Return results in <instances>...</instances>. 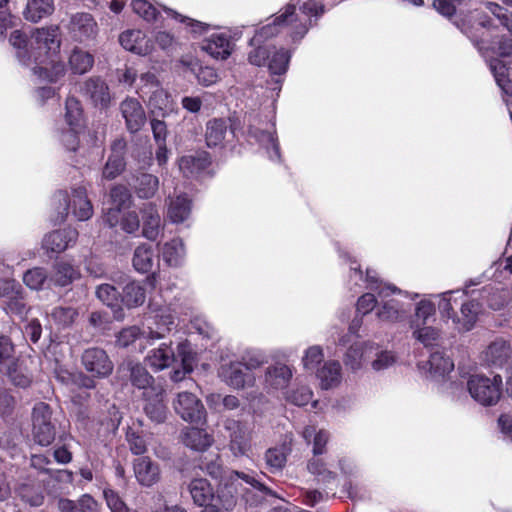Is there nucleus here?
I'll list each match as a JSON object with an SVG mask.
<instances>
[{"mask_svg": "<svg viewBox=\"0 0 512 512\" xmlns=\"http://www.w3.org/2000/svg\"><path fill=\"white\" fill-rule=\"evenodd\" d=\"M9 42L16 50L19 62L31 66L33 74L40 80L56 83L65 75V65L55 60L61 44L58 26L35 29L29 38L15 30Z\"/></svg>", "mask_w": 512, "mask_h": 512, "instance_id": "obj_1", "label": "nucleus"}, {"mask_svg": "<svg viewBox=\"0 0 512 512\" xmlns=\"http://www.w3.org/2000/svg\"><path fill=\"white\" fill-rule=\"evenodd\" d=\"M341 257L349 262V274L347 286L350 291L360 292L363 288L376 292L380 302L377 306L376 317L387 323H398L404 321L410 311L411 305L404 303L396 298H389L392 295L407 296V292H402L396 286L383 282L378 273L373 269H367L365 276L360 265L355 259H352L348 252H341Z\"/></svg>", "mask_w": 512, "mask_h": 512, "instance_id": "obj_2", "label": "nucleus"}, {"mask_svg": "<svg viewBox=\"0 0 512 512\" xmlns=\"http://www.w3.org/2000/svg\"><path fill=\"white\" fill-rule=\"evenodd\" d=\"M148 307L153 316L147 329L140 330L137 326L122 329L116 340L119 346L128 347L136 340L145 341L146 345H152L154 341L164 338L175 327V315L172 313L170 306L152 298Z\"/></svg>", "mask_w": 512, "mask_h": 512, "instance_id": "obj_3", "label": "nucleus"}, {"mask_svg": "<svg viewBox=\"0 0 512 512\" xmlns=\"http://www.w3.org/2000/svg\"><path fill=\"white\" fill-rule=\"evenodd\" d=\"M239 480L249 486L245 488L243 498L250 505H258L267 495L275 496V493L265 486L254 473L232 471L227 481L217 492V499L226 511H231L236 505V495L238 494L236 483Z\"/></svg>", "mask_w": 512, "mask_h": 512, "instance_id": "obj_4", "label": "nucleus"}, {"mask_svg": "<svg viewBox=\"0 0 512 512\" xmlns=\"http://www.w3.org/2000/svg\"><path fill=\"white\" fill-rule=\"evenodd\" d=\"M53 205L57 210V220L61 222L69 213L79 221H86L93 215L92 204L87 198L86 189L82 186L71 188L70 191H57L53 196Z\"/></svg>", "mask_w": 512, "mask_h": 512, "instance_id": "obj_5", "label": "nucleus"}, {"mask_svg": "<svg viewBox=\"0 0 512 512\" xmlns=\"http://www.w3.org/2000/svg\"><path fill=\"white\" fill-rule=\"evenodd\" d=\"M285 16L290 19L288 25L294 30V34L306 35L309 28L324 12L322 0H291L284 9Z\"/></svg>", "mask_w": 512, "mask_h": 512, "instance_id": "obj_6", "label": "nucleus"}, {"mask_svg": "<svg viewBox=\"0 0 512 512\" xmlns=\"http://www.w3.org/2000/svg\"><path fill=\"white\" fill-rule=\"evenodd\" d=\"M471 397L483 406H493L498 403L502 392V377L492 378L483 375H472L467 381Z\"/></svg>", "mask_w": 512, "mask_h": 512, "instance_id": "obj_7", "label": "nucleus"}, {"mask_svg": "<svg viewBox=\"0 0 512 512\" xmlns=\"http://www.w3.org/2000/svg\"><path fill=\"white\" fill-rule=\"evenodd\" d=\"M56 436V427L52 422V410L44 402H38L32 410V438L42 447L53 443Z\"/></svg>", "mask_w": 512, "mask_h": 512, "instance_id": "obj_8", "label": "nucleus"}, {"mask_svg": "<svg viewBox=\"0 0 512 512\" xmlns=\"http://www.w3.org/2000/svg\"><path fill=\"white\" fill-rule=\"evenodd\" d=\"M136 92L147 100L154 110L165 111L170 107V95L163 89L157 76L152 72L141 74L136 85Z\"/></svg>", "mask_w": 512, "mask_h": 512, "instance_id": "obj_9", "label": "nucleus"}, {"mask_svg": "<svg viewBox=\"0 0 512 512\" xmlns=\"http://www.w3.org/2000/svg\"><path fill=\"white\" fill-rule=\"evenodd\" d=\"M229 432V450L235 457H248L252 450V431L243 423L234 419H227L224 423Z\"/></svg>", "mask_w": 512, "mask_h": 512, "instance_id": "obj_10", "label": "nucleus"}, {"mask_svg": "<svg viewBox=\"0 0 512 512\" xmlns=\"http://www.w3.org/2000/svg\"><path fill=\"white\" fill-rule=\"evenodd\" d=\"M336 462V470L339 469L341 474L346 478L342 491L353 501L364 500L367 498L366 492L358 483H353V478L361 475V469L356 461L350 457L342 456Z\"/></svg>", "mask_w": 512, "mask_h": 512, "instance_id": "obj_11", "label": "nucleus"}, {"mask_svg": "<svg viewBox=\"0 0 512 512\" xmlns=\"http://www.w3.org/2000/svg\"><path fill=\"white\" fill-rule=\"evenodd\" d=\"M176 413L186 422L203 424L206 410L202 402L191 392H180L174 402Z\"/></svg>", "mask_w": 512, "mask_h": 512, "instance_id": "obj_12", "label": "nucleus"}, {"mask_svg": "<svg viewBox=\"0 0 512 512\" xmlns=\"http://www.w3.org/2000/svg\"><path fill=\"white\" fill-rule=\"evenodd\" d=\"M290 19L285 16L284 10L277 15L272 22L264 25L256 31L255 35L250 40V45H256L257 43H265L270 38L285 33L291 38L293 42L302 39L301 36L294 34V30L288 25Z\"/></svg>", "mask_w": 512, "mask_h": 512, "instance_id": "obj_13", "label": "nucleus"}, {"mask_svg": "<svg viewBox=\"0 0 512 512\" xmlns=\"http://www.w3.org/2000/svg\"><path fill=\"white\" fill-rule=\"evenodd\" d=\"M166 215L168 220L174 224L186 222L192 213V199L185 193L175 190L165 200Z\"/></svg>", "mask_w": 512, "mask_h": 512, "instance_id": "obj_14", "label": "nucleus"}, {"mask_svg": "<svg viewBox=\"0 0 512 512\" xmlns=\"http://www.w3.org/2000/svg\"><path fill=\"white\" fill-rule=\"evenodd\" d=\"M292 447L293 436L286 434L279 444L268 448L263 455L266 469L273 474L281 472L286 466Z\"/></svg>", "mask_w": 512, "mask_h": 512, "instance_id": "obj_15", "label": "nucleus"}, {"mask_svg": "<svg viewBox=\"0 0 512 512\" xmlns=\"http://www.w3.org/2000/svg\"><path fill=\"white\" fill-rule=\"evenodd\" d=\"M82 364L85 369L97 378L108 377L114 368L106 351L101 348H89L82 354Z\"/></svg>", "mask_w": 512, "mask_h": 512, "instance_id": "obj_16", "label": "nucleus"}, {"mask_svg": "<svg viewBox=\"0 0 512 512\" xmlns=\"http://www.w3.org/2000/svg\"><path fill=\"white\" fill-rule=\"evenodd\" d=\"M306 469L318 483L327 487L338 482L336 462L332 458L324 456L311 457L307 461Z\"/></svg>", "mask_w": 512, "mask_h": 512, "instance_id": "obj_17", "label": "nucleus"}, {"mask_svg": "<svg viewBox=\"0 0 512 512\" xmlns=\"http://www.w3.org/2000/svg\"><path fill=\"white\" fill-rule=\"evenodd\" d=\"M248 141L256 143L264 150L268 159L272 162H280V147L274 131L264 130L250 124L247 130Z\"/></svg>", "mask_w": 512, "mask_h": 512, "instance_id": "obj_18", "label": "nucleus"}, {"mask_svg": "<svg viewBox=\"0 0 512 512\" xmlns=\"http://www.w3.org/2000/svg\"><path fill=\"white\" fill-rule=\"evenodd\" d=\"M218 375L225 384L234 389L253 386L255 383L254 375L245 370L242 366V362H229L222 364L219 368Z\"/></svg>", "mask_w": 512, "mask_h": 512, "instance_id": "obj_19", "label": "nucleus"}, {"mask_svg": "<svg viewBox=\"0 0 512 512\" xmlns=\"http://www.w3.org/2000/svg\"><path fill=\"white\" fill-rule=\"evenodd\" d=\"M67 28L71 37L79 42L93 40L98 34L96 21L91 14L85 12L73 14Z\"/></svg>", "mask_w": 512, "mask_h": 512, "instance_id": "obj_20", "label": "nucleus"}, {"mask_svg": "<svg viewBox=\"0 0 512 512\" xmlns=\"http://www.w3.org/2000/svg\"><path fill=\"white\" fill-rule=\"evenodd\" d=\"M291 56V51L285 48L276 50L275 47H273V50L271 49V54L266 66L270 74L276 76V78L272 79L271 90L275 91L277 96L281 91L283 83L282 76L285 75L288 70Z\"/></svg>", "mask_w": 512, "mask_h": 512, "instance_id": "obj_21", "label": "nucleus"}, {"mask_svg": "<svg viewBox=\"0 0 512 512\" xmlns=\"http://www.w3.org/2000/svg\"><path fill=\"white\" fill-rule=\"evenodd\" d=\"M485 7L492 17L483 13H478V25L482 28L491 30L498 27V25L495 24V21H498L499 26L506 29L512 36V13L507 8L491 1L486 2Z\"/></svg>", "mask_w": 512, "mask_h": 512, "instance_id": "obj_22", "label": "nucleus"}, {"mask_svg": "<svg viewBox=\"0 0 512 512\" xmlns=\"http://www.w3.org/2000/svg\"><path fill=\"white\" fill-rule=\"evenodd\" d=\"M120 45L127 51L140 56H146L154 50L151 39L139 29H128L119 35Z\"/></svg>", "mask_w": 512, "mask_h": 512, "instance_id": "obj_23", "label": "nucleus"}, {"mask_svg": "<svg viewBox=\"0 0 512 512\" xmlns=\"http://www.w3.org/2000/svg\"><path fill=\"white\" fill-rule=\"evenodd\" d=\"M483 360L490 366L502 367L511 361L509 367L512 371V342L504 338H497L483 352Z\"/></svg>", "mask_w": 512, "mask_h": 512, "instance_id": "obj_24", "label": "nucleus"}, {"mask_svg": "<svg viewBox=\"0 0 512 512\" xmlns=\"http://www.w3.org/2000/svg\"><path fill=\"white\" fill-rule=\"evenodd\" d=\"M293 376L292 369L282 363H276L266 368L263 384L268 392L287 388Z\"/></svg>", "mask_w": 512, "mask_h": 512, "instance_id": "obj_25", "label": "nucleus"}, {"mask_svg": "<svg viewBox=\"0 0 512 512\" xmlns=\"http://www.w3.org/2000/svg\"><path fill=\"white\" fill-rule=\"evenodd\" d=\"M201 49L215 59L225 60L231 55L233 46L226 32H217L202 41Z\"/></svg>", "mask_w": 512, "mask_h": 512, "instance_id": "obj_26", "label": "nucleus"}, {"mask_svg": "<svg viewBox=\"0 0 512 512\" xmlns=\"http://www.w3.org/2000/svg\"><path fill=\"white\" fill-rule=\"evenodd\" d=\"M319 386L323 390L339 387L343 380V369L338 360H327L315 372Z\"/></svg>", "mask_w": 512, "mask_h": 512, "instance_id": "obj_27", "label": "nucleus"}, {"mask_svg": "<svg viewBox=\"0 0 512 512\" xmlns=\"http://www.w3.org/2000/svg\"><path fill=\"white\" fill-rule=\"evenodd\" d=\"M120 111L125 119L126 127L131 133L138 132L146 121L145 111L135 98H126L120 104Z\"/></svg>", "mask_w": 512, "mask_h": 512, "instance_id": "obj_28", "label": "nucleus"}, {"mask_svg": "<svg viewBox=\"0 0 512 512\" xmlns=\"http://www.w3.org/2000/svg\"><path fill=\"white\" fill-rule=\"evenodd\" d=\"M78 238V231L65 228L48 233L43 239V247L47 251L61 253L73 246Z\"/></svg>", "mask_w": 512, "mask_h": 512, "instance_id": "obj_29", "label": "nucleus"}, {"mask_svg": "<svg viewBox=\"0 0 512 512\" xmlns=\"http://www.w3.org/2000/svg\"><path fill=\"white\" fill-rule=\"evenodd\" d=\"M145 401L144 411L149 419L156 423H162L166 419L167 408L163 400V389L161 387L151 388L143 392Z\"/></svg>", "mask_w": 512, "mask_h": 512, "instance_id": "obj_30", "label": "nucleus"}, {"mask_svg": "<svg viewBox=\"0 0 512 512\" xmlns=\"http://www.w3.org/2000/svg\"><path fill=\"white\" fill-rule=\"evenodd\" d=\"M134 474L140 485L151 487L160 480V468L149 457L141 456L133 462Z\"/></svg>", "mask_w": 512, "mask_h": 512, "instance_id": "obj_31", "label": "nucleus"}, {"mask_svg": "<svg viewBox=\"0 0 512 512\" xmlns=\"http://www.w3.org/2000/svg\"><path fill=\"white\" fill-rule=\"evenodd\" d=\"M177 357L172 348V343H161L158 347L151 349L146 357V364L154 371H162L169 368L176 361Z\"/></svg>", "mask_w": 512, "mask_h": 512, "instance_id": "obj_32", "label": "nucleus"}, {"mask_svg": "<svg viewBox=\"0 0 512 512\" xmlns=\"http://www.w3.org/2000/svg\"><path fill=\"white\" fill-rule=\"evenodd\" d=\"M367 358L371 363V368L380 372L392 367L396 362V355L392 350L383 348L374 341H366Z\"/></svg>", "mask_w": 512, "mask_h": 512, "instance_id": "obj_33", "label": "nucleus"}, {"mask_svg": "<svg viewBox=\"0 0 512 512\" xmlns=\"http://www.w3.org/2000/svg\"><path fill=\"white\" fill-rule=\"evenodd\" d=\"M82 90L84 94L91 99L96 107L104 109L109 106L111 101L109 87L101 78H89L85 81Z\"/></svg>", "mask_w": 512, "mask_h": 512, "instance_id": "obj_34", "label": "nucleus"}, {"mask_svg": "<svg viewBox=\"0 0 512 512\" xmlns=\"http://www.w3.org/2000/svg\"><path fill=\"white\" fill-rule=\"evenodd\" d=\"M143 221L142 234L148 240L154 241L162 230V221L158 208L153 203H146L141 208Z\"/></svg>", "mask_w": 512, "mask_h": 512, "instance_id": "obj_35", "label": "nucleus"}, {"mask_svg": "<svg viewBox=\"0 0 512 512\" xmlns=\"http://www.w3.org/2000/svg\"><path fill=\"white\" fill-rule=\"evenodd\" d=\"M81 276L80 270L66 261H57L49 274L50 286L67 287Z\"/></svg>", "mask_w": 512, "mask_h": 512, "instance_id": "obj_36", "label": "nucleus"}, {"mask_svg": "<svg viewBox=\"0 0 512 512\" xmlns=\"http://www.w3.org/2000/svg\"><path fill=\"white\" fill-rule=\"evenodd\" d=\"M126 142L123 139H117L111 146V154L103 169V177L112 180L116 178L125 168L124 150Z\"/></svg>", "mask_w": 512, "mask_h": 512, "instance_id": "obj_37", "label": "nucleus"}, {"mask_svg": "<svg viewBox=\"0 0 512 512\" xmlns=\"http://www.w3.org/2000/svg\"><path fill=\"white\" fill-rule=\"evenodd\" d=\"M210 163L211 159L207 152H196L181 157L178 165L185 177H193L204 171Z\"/></svg>", "mask_w": 512, "mask_h": 512, "instance_id": "obj_38", "label": "nucleus"}, {"mask_svg": "<svg viewBox=\"0 0 512 512\" xmlns=\"http://www.w3.org/2000/svg\"><path fill=\"white\" fill-rule=\"evenodd\" d=\"M157 262L158 259L152 245L143 243L134 250L132 265L137 272L142 274L149 273Z\"/></svg>", "mask_w": 512, "mask_h": 512, "instance_id": "obj_39", "label": "nucleus"}, {"mask_svg": "<svg viewBox=\"0 0 512 512\" xmlns=\"http://www.w3.org/2000/svg\"><path fill=\"white\" fill-rule=\"evenodd\" d=\"M481 308L482 305L475 299L463 303L460 311L461 317L453 318V323L457 325V329L459 331L471 330L477 321Z\"/></svg>", "mask_w": 512, "mask_h": 512, "instance_id": "obj_40", "label": "nucleus"}, {"mask_svg": "<svg viewBox=\"0 0 512 512\" xmlns=\"http://www.w3.org/2000/svg\"><path fill=\"white\" fill-rule=\"evenodd\" d=\"M146 300V283L129 281L124 287L121 302L128 308L141 306Z\"/></svg>", "mask_w": 512, "mask_h": 512, "instance_id": "obj_41", "label": "nucleus"}, {"mask_svg": "<svg viewBox=\"0 0 512 512\" xmlns=\"http://www.w3.org/2000/svg\"><path fill=\"white\" fill-rule=\"evenodd\" d=\"M182 441L193 450L203 451L212 445L213 436L203 429L191 427L183 432Z\"/></svg>", "mask_w": 512, "mask_h": 512, "instance_id": "obj_42", "label": "nucleus"}, {"mask_svg": "<svg viewBox=\"0 0 512 512\" xmlns=\"http://www.w3.org/2000/svg\"><path fill=\"white\" fill-rule=\"evenodd\" d=\"M427 364L429 365L430 376L434 379L444 378L454 369V362L443 351L431 353Z\"/></svg>", "mask_w": 512, "mask_h": 512, "instance_id": "obj_43", "label": "nucleus"}, {"mask_svg": "<svg viewBox=\"0 0 512 512\" xmlns=\"http://www.w3.org/2000/svg\"><path fill=\"white\" fill-rule=\"evenodd\" d=\"M131 186L139 198L150 199L159 189V179L153 174L142 173L135 177Z\"/></svg>", "mask_w": 512, "mask_h": 512, "instance_id": "obj_44", "label": "nucleus"}, {"mask_svg": "<svg viewBox=\"0 0 512 512\" xmlns=\"http://www.w3.org/2000/svg\"><path fill=\"white\" fill-rule=\"evenodd\" d=\"M185 255V246L180 238H174L166 242L162 247L163 260L171 267L182 265Z\"/></svg>", "mask_w": 512, "mask_h": 512, "instance_id": "obj_45", "label": "nucleus"}, {"mask_svg": "<svg viewBox=\"0 0 512 512\" xmlns=\"http://www.w3.org/2000/svg\"><path fill=\"white\" fill-rule=\"evenodd\" d=\"M53 0H28L24 10V17L31 22H38L50 16L54 11Z\"/></svg>", "mask_w": 512, "mask_h": 512, "instance_id": "obj_46", "label": "nucleus"}, {"mask_svg": "<svg viewBox=\"0 0 512 512\" xmlns=\"http://www.w3.org/2000/svg\"><path fill=\"white\" fill-rule=\"evenodd\" d=\"M127 370L130 373V381L132 385L138 389H142L143 392H147L151 388L159 387L153 384V377L140 363L129 362L127 364Z\"/></svg>", "mask_w": 512, "mask_h": 512, "instance_id": "obj_47", "label": "nucleus"}, {"mask_svg": "<svg viewBox=\"0 0 512 512\" xmlns=\"http://www.w3.org/2000/svg\"><path fill=\"white\" fill-rule=\"evenodd\" d=\"M367 358L366 341L351 345L343 356L345 366L353 372L360 370Z\"/></svg>", "mask_w": 512, "mask_h": 512, "instance_id": "obj_48", "label": "nucleus"}, {"mask_svg": "<svg viewBox=\"0 0 512 512\" xmlns=\"http://www.w3.org/2000/svg\"><path fill=\"white\" fill-rule=\"evenodd\" d=\"M189 491L193 502L198 506L209 504L214 496L210 483L203 478L193 479L189 484Z\"/></svg>", "mask_w": 512, "mask_h": 512, "instance_id": "obj_49", "label": "nucleus"}, {"mask_svg": "<svg viewBox=\"0 0 512 512\" xmlns=\"http://www.w3.org/2000/svg\"><path fill=\"white\" fill-rule=\"evenodd\" d=\"M24 284L31 290L39 291L50 289V277L47 270L43 267H34L23 274Z\"/></svg>", "mask_w": 512, "mask_h": 512, "instance_id": "obj_50", "label": "nucleus"}, {"mask_svg": "<svg viewBox=\"0 0 512 512\" xmlns=\"http://www.w3.org/2000/svg\"><path fill=\"white\" fill-rule=\"evenodd\" d=\"M435 312V304L428 299H422L416 304L415 312L410 318V328H417L418 326L428 325L429 320L434 318Z\"/></svg>", "mask_w": 512, "mask_h": 512, "instance_id": "obj_51", "label": "nucleus"}, {"mask_svg": "<svg viewBox=\"0 0 512 512\" xmlns=\"http://www.w3.org/2000/svg\"><path fill=\"white\" fill-rule=\"evenodd\" d=\"M47 316L48 320L58 328H66L74 323L78 312L70 306H55L47 313Z\"/></svg>", "mask_w": 512, "mask_h": 512, "instance_id": "obj_52", "label": "nucleus"}, {"mask_svg": "<svg viewBox=\"0 0 512 512\" xmlns=\"http://www.w3.org/2000/svg\"><path fill=\"white\" fill-rule=\"evenodd\" d=\"M84 128L65 126L57 128L55 137L59 143L69 152H75L79 147V135Z\"/></svg>", "mask_w": 512, "mask_h": 512, "instance_id": "obj_53", "label": "nucleus"}, {"mask_svg": "<svg viewBox=\"0 0 512 512\" xmlns=\"http://www.w3.org/2000/svg\"><path fill=\"white\" fill-rule=\"evenodd\" d=\"M64 121L66 126L84 128L81 103L73 96L68 97L65 101Z\"/></svg>", "mask_w": 512, "mask_h": 512, "instance_id": "obj_54", "label": "nucleus"}, {"mask_svg": "<svg viewBox=\"0 0 512 512\" xmlns=\"http://www.w3.org/2000/svg\"><path fill=\"white\" fill-rule=\"evenodd\" d=\"M227 128V121L224 119L215 118L208 121L205 134L208 147H216L222 144Z\"/></svg>", "mask_w": 512, "mask_h": 512, "instance_id": "obj_55", "label": "nucleus"}, {"mask_svg": "<svg viewBox=\"0 0 512 512\" xmlns=\"http://www.w3.org/2000/svg\"><path fill=\"white\" fill-rule=\"evenodd\" d=\"M6 373L15 386L26 388L31 383V374L23 361H11L7 366Z\"/></svg>", "mask_w": 512, "mask_h": 512, "instance_id": "obj_56", "label": "nucleus"}, {"mask_svg": "<svg viewBox=\"0 0 512 512\" xmlns=\"http://www.w3.org/2000/svg\"><path fill=\"white\" fill-rule=\"evenodd\" d=\"M69 64L73 73L84 74L92 68L94 57L88 52L74 49L69 57Z\"/></svg>", "mask_w": 512, "mask_h": 512, "instance_id": "obj_57", "label": "nucleus"}, {"mask_svg": "<svg viewBox=\"0 0 512 512\" xmlns=\"http://www.w3.org/2000/svg\"><path fill=\"white\" fill-rule=\"evenodd\" d=\"M489 66L497 85L506 95H512V83L507 77V67L505 63L495 58L490 60Z\"/></svg>", "mask_w": 512, "mask_h": 512, "instance_id": "obj_58", "label": "nucleus"}, {"mask_svg": "<svg viewBox=\"0 0 512 512\" xmlns=\"http://www.w3.org/2000/svg\"><path fill=\"white\" fill-rule=\"evenodd\" d=\"M323 362H325L324 350L320 345H312L304 350L301 363L305 371L316 372Z\"/></svg>", "mask_w": 512, "mask_h": 512, "instance_id": "obj_59", "label": "nucleus"}, {"mask_svg": "<svg viewBox=\"0 0 512 512\" xmlns=\"http://www.w3.org/2000/svg\"><path fill=\"white\" fill-rule=\"evenodd\" d=\"M481 294L482 298L486 299L487 305L493 310L502 309L510 300V292L504 288H484Z\"/></svg>", "mask_w": 512, "mask_h": 512, "instance_id": "obj_60", "label": "nucleus"}, {"mask_svg": "<svg viewBox=\"0 0 512 512\" xmlns=\"http://www.w3.org/2000/svg\"><path fill=\"white\" fill-rule=\"evenodd\" d=\"M412 336L415 340L425 347L434 346L440 339V331L430 325H422L417 328H411Z\"/></svg>", "mask_w": 512, "mask_h": 512, "instance_id": "obj_61", "label": "nucleus"}, {"mask_svg": "<svg viewBox=\"0 0 512 512\" xmlns=\"http://www.w3.org/2000/svg\"><path fill=\"white\" fill-rule=\"evenodd\" d=\"M163 10L167 13V15L169 17L185 24L189 28L190 32L195 35L207 34L209 32V30L211 29L210 25L200 22V21H197V20H194L192 18L183 16L180 13H178L170 8L163 7Z\"/></svg>", "mask_w": 512, "mask_h": 512, "instance_id": "obj_62", "label": "nucleus"}, {"mask_svg": "<svg viewBox=\"0 0 512 512\" xmlns=\"http://www.w3.org/2000/svg\"><path fill=\"white\" fill-rule=\"evenodd\" d=\"M97 298L111 308L119 307L121 295L118 290L110 284H101L96 289Z\"/></svg>", "mask_w": 512, "mask_h": 512, "instance_id": "obj_63", "label": "nucleus"}, {"mask_svg": "<svg viewBox=\"0 0 512 512\" xmlns=\"http://www.w3.org/2000/svg\"><path fill=\"white\" fill-rule=\"evenodd\" d=\"M178 357L181 360V365L186 372H192L193 366L196 362V352L192 348L188 340H183L177 344Z\"/></svg>", "mask_w": 512, "mask_h": 512, "instance_id": "obj_64", "label": "nucleus"}]
</instances>
